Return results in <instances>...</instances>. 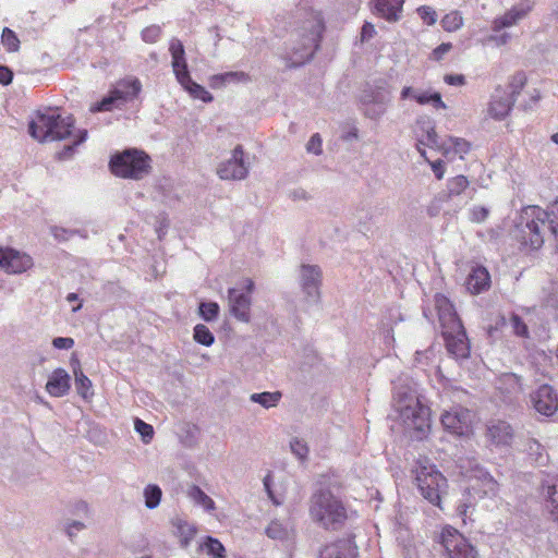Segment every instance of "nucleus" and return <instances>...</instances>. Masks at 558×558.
<instances>
[{
  "mask_svg": "<svg viewBox=\"0 0 558 558\" xmlns=\"http://www.w3.org/2000/svg\"><path fill=\"white\" fill-rule=\"evenodd\" d=\"M325 23L319 11L301 7L296 11L295 27L290 34L283 59L290 68L303 65L311 60L319 46Z\"/></svg>",
  "mask_w": 558,
  "mask_h": 558,
  "instance_id": "nucleus-1",
  "label": "nucleus"
},
{
  "mask_svg": "<svg viewBox=\"0 0 558 558\" xmlns=\"http://www.w3.org/2000/svg\"><path fill=\"white\" fill-rule=\"evenodd\" d=\"M513 104L514 99L508 95V92L497 88L492 96L488 114L495 120H502L508 116Z\"/></svg>",
  "mask_w": 558,
  "mask_h": 558,
  "instance_id": "nucleus-20",
  "label": "nucleus"
},
{
  "mask_svg": "<svg viewBox=\"0 0 558 558\" xmlns=\"http://www.w3.org/2000/svg\"><path fill=\"white\" fill-rule=\"evenodd\" d=\"M70 138L72 140V143L65 145L60 151L57 153L58 160L64 161L71 159L75 154L76 147L86 141L87 131L77 130V134Z\"/></svg>",
  "mask_w": 558,
  "mask_h": 558,
  "instance_id": "nucleus-34",
  "label": "nucleus"
},
{
  "mask_svg": "<svg viewBox=\"0 0 558 558\" xmlns=\"http://www.w3.org/2000/svg\"><path fill=\"white\" fill-rule=\"evenodd\" d=\"M51 233L58 241H68L73 238L75 234H78L82 238H87L86 233L80 229H66L63 227H52Z\"/></svg>",
  "mask_w": 558,
  "mask_h": 558,
  "instance_id": "nucleus-44",
  "label": "nucleus"
},
{
  "mask_svg": "<svg viewBox=\"0 0 558 558\" xmlns=\"http://www.w3.org/2000/svg\"><path fill=\"white\" fill-rule=\"evenodd\" d=\"M417 11L426 24L432 25L436 22V12L432 8L421 7Z\"/></svg>",
  "mask_w": 558,
  "mask_h": 558,
  "instance_id": "nucleus-60",
  "label": "nucleus"
},
{
  "mask_svg": "<svg viewBox=\"0 0 558 558\" xmlns=\"http://www.w3.org/2000/svg\"><path fill=\"white\" fill-rule=\"evenodd\" d=\"M199 316L206 322H213L218 317L219 305L216 302H202L198 306Z\"/></svg>",
  "mask_w": 558,
  "mask_h": 558,
  "instance_id": "nucleus-42",
  "label": "nucleus"
},
{
  "mask_svg": "<svg viewBox=\"0 0 558 558\" xmlns=\"http://www.w3.org/2000/svg\"><path fill=\"white\" fill-rule=\"evenodd\" d=\"M162 492L158 485L149 484L144 488L145 506L148 509H155L159 506Z\"/></svg>",
  "mask_w": 558,
  "mask_h": 558,
  "instance_id": "nucleus-37",
  "label": "nucleus"
},
{
  "mask_svg": "<svg viewBox=\"0 0 558 558\" xmlns=\"http://www.w3.org/2000/svg\"><path fill=\"white\" fill-rule=\"evenodd\" d=\"M509 325L512 329V332L521 338H529V328L523 319L518 314H511L509 318Z\"/></svg>",
  "mask_w": 558,
  "mask_h": 558,
  "instance_id": "nucleus-46",
  "label": "nucleus"
},
{
  "mask_svg": "<svg viewBox=\"0 0 558 558\" xmlns=\"http://www.w3.org/2000/svg\"><path fill=\"white\" fill-rule=\"evenodd\" d=\"M525 83H526V77H525L524 73L514 74L509 84L510 92L508 93V95L511 96L515 100L517 96L523 89Z\"/></svg>",
  "mask_w": 558,
  "mask_h": 558,
  "instance_id": "nucleus-50",
  "label": "nucleus"
},
{
  "mask_svg": "<svg viewBox=\"0 0 558 558\" xmlns=\"http://www.w3.org/2000/svg\"><path fill=\"white\" fill-rule=\"evenodd\" d=\"M376 34L375 27L373 24L365 22L361 29V41H367L374 37Z\"/></svg>",
  "mask_w": 558,
  "mask_h": 558,
  "instance_id": "nucleus-61",
  "label": "nucleus"
},
{
  "mask_svg": "<svg viewBox=\"0 0 558 558\" xmlns=\"http://www.w3.org/2000/svg\"><path fill=\"white\" fill-rule=\"evenodd\" d=\"M266 535L275 541H289L294 536L293 524L287 521H280L278 519L272 520L265 531Z\"/></svg>",
  "mask_w": 558,
  "mask_h": 558,
  "instance_id": "nucleus-26",
  "label": "nucleus"
},
{
  "mask_svg": "<svg viewBox=\"0 0 558 558\" xmlns=\"http://www.w3.org/2000/svg\"><path fill=\"white\" fill-rule=\"evenodd\" d=\"M497 388L505 395H515L522 391L521 378L513 373H505L497 380Z\"/></svg>",
  "mask_w": 558,
  "mask_h": 558,
  "instance_id": "nucleus-32",
  "label": "nucleus"
},
{
  "mask_svg": "<svg viewBox=\"0 0 558 558\" xmlns=\"http://www.w3.org/2000/svg\"><path fill=\"white\" fill-rule=\"evenodd\" d=\"M438 150L448 159H453L454 156L463 159L471 150V143L461 137L449 136L440 142Z\"/></svg>",
  "mask_w": 558,
  "mask_h": 558,
  "instance_id": "nucleus-25",
  "label": "nucleus"
},
{
  "mask_svg": "<svg viewBox=\"0 0 558 558\" xmlns=\"http://www.w3.org/2000/svg\"><path fill=\"white\" fill-rule=\"evenodd\" d=\"M1 41L9 52H15L20 48V40L16 34L9 27H4L1 35Z\"/></svg>",
  "mask_w": 558,
  "mask_h": 558,
  "instance_id": "nucleus-43",
  "label": "nucleus"
},
{
  "mask_svg": "<svg viewBox=\"0 0 558 558\" xmlns=\"http://www.w3.org/2000/svg\"><path fill=\"white\" fill-rule=\"evenodd\" d=\"M490 287V275L488 270L482 266L476 265L471 269L466 279V289L472 294H480Z\"/></svg>",
  "mask_w": 558,
  "mask_h": 558,
  "instance_id": "nucleus-24",
  "label": "nucleus"
},
{
  "mask_svg": "<svg viewBox=\"0 0 558 558\" xmlns=\"http://www.w3.org/2000/svg\"><path fill=\"white\" fill-rule=\"evenodd\" d=\"M401 99H414L420 105L432 104L437 109H445L446 104L441 99L439 93H429L427 90H420L411 86H404L400 93Z\"/></svg>",
  "mask_w": 558,
  "mask_h": 558,
  "instance_id": "nucleus-22",
  "label": "nucleus"
},
{
  "mask_svg": "<svg viewBox=\"0 0 558 558\" xmlns=\"http://www.w3.org/2000/svg\"><path fill=\"white\" fill-rule=\"evenodd\" d=\"M435 308L438 313L441 329L448 328L449 326H456V328H459V323H461V320L447 296L437 293L435 295Z\"/></svg>",
  "mask_w": 558,
  "mask_h": 558,
  "instance_id": "nucleus-21",
  "label": "nucleus"
},
{
  "mask_svg": "<svg viewBox=\"0 0 558 558\" xmlns=\"http://www.w3.org/2000/svg\"><path fill=\"white\" fill-rule=\"evenodd\" d=\"M290 448H291L292 453L300 460L303 461L307 458L308 447L304 440H301L299 438H293L290 441Z\"/></svg>",
  "mask_w": 558,
  "mask_h": 558,
  "instance_id": "nucleus-51",
  "label": "nucleus"
},
{
  "mask_svg": "<svg viewBox=\"0 0 558 558\" xmlns=\"http://www.w3.org/2000/svg\"><path fill=\"white\" fill-rule=\"evenodd\" d=\"M488 40L492 43H495L497 46H504L510 40V34L500 33V34L490 35L488 37Z\"/></svg>",
  "mask_w": 558,
  "mask_h": 558,
  "instance_id": "nucleus-64",
  "label": "nucleus"
},
{
  "mask_svg": "<svg viewBox=\"0 0 558 558\" xmlns=\"http://www.w3.org/2000/svg\"><path fill=\"white\" fill-rule=\"evenodd\" d=\"M134 428L141 435L144 444H149L154 437V428L143 420L136 417L134 420Z\"/></svg>",
  "mask_w": 558,
  "mask_h": 558,
  "instance_id": "nucleus-47",
  "label": "nucleus"
},
{
  "mask_svg": "<svg viewBox=\"0 0 558 558\" xmlns=\"http://www.w3.org/2000/svg\"><path fill=\"white\" fill-rule=\"evenodd\" d=\"M388 102L389 98L381 95H374L368 100L364 98L362 100L364 114L372 120H377L386 112Z\"/></svg>",
  "mask_w": 558,
  "mask_h": 558,
  "instance_id": "nucleus-28",
  "label": "nucleus"
},
{
  "mask_svg": "<svg viewBox=\"0 0 558 558\" xmlns=\"http://www.w3.org/2000/svg\"><path fill=\"white\" fill-rule=\"evenodd\" d=\"M194 340L205 347H210L215 342V336L209 328L203 324H197L193 330Z\"/></svg>",
  "mask_w": 558,
  "mask_h": 558,
  "instance_id": "nucleus-39",
  "label": "nucleus"
},
{
  "mask_svg": "<svg viewBox=\"0 0 558 558\" xmlns=\"http://www.w3.org/2000/svg\"><path fill=\"white\" fill-rule=\"evenodd\" d=\"M281 399V392L279 391H265L260 393H252L250 400L254 403H258L265 409L276 407Z\"/></svg>",
  "mask_w": 558,
  "mask_h": 558,
  "instance_id": "nucleus-35",
  "label": "nucleus"
},
{
  "mask_svg": "<svg viewBox=\"0 0 558 558\" xmlns=\"http://www.w3.org/2000/svg\"><path fill=\"white\" fill-rule=\"evenodd\" d=\"M178 83L194 99L202 100L203 102H211L214 99L213 95L204 86L194 82L191 75L178 81Z\"/></svg>",
  "mask_w": 558,
  "mask_h": 558,
  "instance_id": "nucleus-30",
  "label": "nucleus"
},
{
  "mask_svg": "<svg viewBox=\"0 0 558 558\" xmlns=\"http://www.w3.org/2000/svg\"><path fill=\"white\" fill-rule=\"evenodd\" d=\"M393 407L399 420L411 437L423 439L430 429V409L424 399L409 385L393 383Z\"/></svg>",
  "mask_w": 558,
  "mask_h": 558,
  "instance_id": "nucleus-2",
  "label": "nucleus"
},
{
  "mask_svg": "<svg viewBox=\"0 0 558 558\" xmlns=\"http://www.w3.org/2000/svg\"><path fill=\"white\" fill-rule=\"evenodd\" d=\"M13 72L4 65H0V84L9 85L12 82Z\"/></svg>",
  "mask_w": 558,
  "mask_h": 558,
  "instance_id": "nucleus-63",
  "label": "nucleus"
},
{
  "mask_svg": "<svg viewBox=\"0 0 558 558\" xmlns=\"http://www.w3.org/2000/svg\"><path fill=\"white\" fill-rule=\"evenodd\" d=\"M74 123L71 114L49 110L39 112L29 123L28 131L39 142L63 141L77 134Z\"/></svg>",
  "mask_w": 558,
  "mask_h": 558,
  "instance_id": "nucleus-3",
  "label": "nucleus"
},
{
  "mask_svg": "<svg viewBox=\"0 0 558 558\" xmlns=\"http://www.w3.org/2000/svg\"><path fill=\"white\" fill-rule=\"evenodd\" d=\"M179 529L182 535V546L186 547L195 534V529L189 524H183Z\"/></svg>",
  "mask_w": 558,
  "mask_h": 558,
  "instance_id": "nucleus-59",
  "label": "nucleus"
},
{
  "mask_svg": "<svg viewBox=\"0 0 558 558\" xmlns=\"http://www.w3.org/2000/svg\"><path fill=\"white\" fill-rule=\"evenodd\" d=\"M440 539L448 558H478L476 548L453 527L444 529Z\"/></svg>",
  "mask_w": 558,
  "mask_h": 558,
  "instance_id": "nucleus-9",
  "label": "nucleus"
},
{
  "mask_svg": "<svg viewBox=\"0 0 558 558\" xmlns=\"http://www.w3.org/2000/svg\"><path fill=\"white\" fill-rule=\"evenodd\" d=\"M546 509L551 519L558 523V480L547 487Z\"/></svg>",
  "mask_w": 558,
  "mask_h": 558,
  "instance_id": "nucleus-36",
  "label": "nucleus"
},
{
  "mask_svg": "<svg viewBox=\"0 0 558 558\" xmlns=\"http://www.w3.org/2000/svg\"><path fill=\"white\" fill-rule=\"evenodd\" d=\"M322 145H323V141H322V137L318 133H315L311 136L307 145H306V150L308 153H312L314 155H320L322 154Z\"/></svg>",
  "mask_w": 558,
  "mask_h": 558,
  "instance_id": "nucleus-54",
  "label": "nucleus"
},
{
  "mask_svg": "<svg viewBox=\"0 0 558 558\" xmlns=\"http://www.w3.org/2000/svg\"><path fill=\"white\" fill-rule=\"evenodd\" d=\"M463 25V19L457 11L447 13L441 20V26L447 32H456Z\"/></svg>",
  "mask_w": 558,
  "mask_h": 558,
  "instance_id": "nucleus-41",
  "label": "nucleus"
},
{
  "mask_svg": "<svg viewBox=\"0 0 558 558\" xmlns=\"http://www.w3.org/2000/svg\"><path fill=\"white\" fill-rule=\"evenodd\" d=\"M70 513L82 521L90 520L93 515L89 505L84 500L75 501L70 508Z\"/></svg>",
  "mask_w": 558,
  "mask_h": 558,
  "instance_id": "nucleus-45",
  "label": "nucleus"
},
{
  "mask_svg": "<svg viewBox=\"0 0 558 558\" xmlns=\"http://www.w3.org/2000/svg\"><path fill=\"white\" fill-rule=\"evenodd\" d=\"M254 283L252 280H246L245 291L243 289L231 288L228 291L229 305L231 314L241 322L247 323L250 320L251 298Z\"/></svg>",
  "mask_w": 558,
  "mask_h": 558,
  "instance_id": "nucleus-11",
  "label": "nucleus"
},
{
  "mask_svg": "<svg viewBox=\"0 0 558 558\" xmlns=\"http://www.w3.org/2000/svg\"><path fill=\"white\" fill-rule=\"evenodd\" d=\"M357 547L352 538H341L326 545L319 553L318 558H356Z\"/></svg>",
  "mask_w": 558,
  "mask_h": 558,
  "instance_id": "nucleus-18",
  "label": "nucleus"
},
{
  "mask_svg": "<svg viewBox=\"0 0 558 558\" xmlns=\"http://www.w3.org/2000/svg\"><path fill=\"white\" fill-rule=\"evenodd\" d=\"M424 158L426 161L429 162L436 179L441 180L445 175V162L441 159L429 161V159L426 156Z\"/></svg>",
  "mask_w": 558,
  "mask_h": 558,
  "instance_id": "nucleus-58",
  "label": "nucleus"
},
{
  "mask_svg": "<svg viewBox=\"0 0 558 558\" xmlns=\"http://www.w3.org/2000/svg\"><path fill=\"white\" fill-rule=\"evenodd\" d=\"M404 0H375V10L387 21L395 22L400 19Z\"/></svg>",
  "mask_w": 558,
  "mask_h": 558,
  "instance_id": "nucleus-27",
  "label": "nucleus"
},
{
  "mask_svg": "<svg viewBox=\"0 0 558 558\" xmlns=\"http://www.w3.org/2000/svg\"><path fill=\"white\" fill-rule=\"evenodd\" d=\"M414 133L417 141L416 147L422 157H425L426 150L421 146L438 149L441 141H439V137L435 131L434 123L429 118H418L416 120Z\"/></svg>",
  "mask_w": 558,
  "mask_h": 558,
  "instance_id": "nucleus-14",
  "label": "nucleus"
},
{
  "mask_svg": "<svg viewBox=\"0 0 558 558\" xmlns=\"http://www.w3.org/2000/svg\"><path fill=\"white\" fill-rule=\"evenodd\" d=\"M33 266V258L13 248L0 247V267L9 274H22Z\"/></svg>",
  "mask_w": 558,
  "mask_h": 558,
  "instance_id": "nucleus-15",
  "label": "nucleus"
},
{
  "mask_svg": "<svg viewBox=\"0 0 558 558\" xmlns=\"http://www.w3.org/2000/svg\"><path fill=\"white\" fill-rule=\"evenodd\" d=\"M161 28L158 25H151L143 29L142 38L145 43H156L160 37Z\"/></svg>",
  "mask_w": 558,
  "mask_h": 558,
  "instance_id": "nucleus-52",
  "label": "nucleus"
},
{
  "mask_svg": "<svg viewBox=\"0 0 558 558\" xmlns=\"http://www.w3.org/2000/svg\"><path fill=\"white\" fill-rule=\"evenodd\" d=\"M248 163L244 160V151L238 145L229 159L222 161L217 168V174L221 180H244L248 174Z\"/></svg>",
  "mask_w": 558,
  "mask_h": 558,
  "instance_id": "nucleus-10",
  "label": "nucleus"
},
{
  "mask_svg": "<svg viewBox=\"0 0 558 558\" xmlns=\"http://www.w3.org/2000/svg\"><path fill=\"white\" fill-rule=\"evenodd\" d=\"M442 336L446 342L447 350L457 359H464L469 356L470 345L469 340L462 323H459V328L449 326L442 329Z\"/></svg>",
  "mask_w": 558,
  "mask_h": 558,
  "instance_id": "nucleus-12",
  "label": "nucleus"
},
{
  "mask_svg": "<svg viewBox=\"0 0 558 558\" xmlns=\"http://www.w3.org/2000/svg\"><path fill=\"white\" fill-rule=\"evenodd\" d=\"M533 9V2L522 0L509 9L505 14L497 16L492 22V31L499 33L504 28H509L524 20Z\"/></svg>",
  "mask_w": 558,
  "mask_h": 558,
  "instance_id": "nucleus-13",
  "label": "nucleus"
},
{
  "mask_svg": "<svg viewBox=\"0 0 558 558\" xmlns=\"http://www.w3.org/2000/svg\"><path fill=\"white\" fill-rule=\"evenodd\" d=\"M300 281L303 292L310 301L319 300V287L322 283V270L316 265H302L300 270Z\"/></svg>",
  "mask_w": 558,
  "mask_h": 558,
  "instance_id": "nucleus-16",
  "label": "nucleus"
},
{
  "mask_svg": "<svg viewBox=\"0 0 558 558\" xmlns=\"http://www.w3.org/2000/svg\"><path fill=\"white\" fill-rule=\"evenodd\" d=\"M87 524L82 520H66L63 525V531L65 535L73 541L77 533L85 530Z\"/></svg>",
  "mask_w": 558,
  "mask_h": 558,
  "instance_id": "nucleus-48",
  "label": "nucleus"
},
{
  "mask_svg": "<svg viewBox=\"0 0 558 558\" xmlns=\"http://www.w3.org/2000/svg\"><path fill=\"white\" fill-rule=\"evenodd\" d=\"M413 472L416 486L424 499L440 507L441 496L448 486L447 478L428 459L417 460Z\"/></svg>",
  "mask_w": 558,
  "mask_h": 558,
  "instance_id": "nucleus-5",
  "label": "nucleus"
},
{
  "mask_svg": "<svg viewBox=\"0 0 558 558\" xmlns=\"http://www.w3.org/2000/svg\"><path fill=\"white\" fill-rule=\"evenodd\" d=\"M109 167L111 172L120 178L141 180L150 170V158L138 149H126L111 157Z\"/></svg>",
  "mask_w": 558,
  "mask_h": 558,
  "instance_id": "nucleus-6",
  "label": "nucleus"
},
{
  "mask_svg": "<svg viewBox=\"0 0 558 558\" xmlns=\"http://www.w3.org/2000/svg\"><path fill=\"white\" fill-rule=\"evenodd\" d=\"M444 429L452 435L469 436L473 430L474 413L463 407H452L440 416Z\"/></svg>",
  "mask_w": 558,
  "mask_h": 558,
  "instance_id": "nucleus-8",
  "label": "nucleus"
},
{
  "mask_svg": "<svg viewBox=\"0 0 558 558\" xmlns=\"http://www.w3.org/2000/svg\"><path fill=\"white\" fill-rule=\"evenodd\" d=\"M487 437L496 445H508L512 439L511 426L504 421L493 423L487 428Z\"/></svg>",
  "mask_w": 558,
  "mask_h": 558,
  "instance_id": "nucleus-29",
  "label": "nucleus"
},
{
  "mask_svg": "<svg viewBox=\"0 0 558 558\" xmlns=\"http://www.w3.org/2000/svg\"><path fill=\"white\" fill-rule=\"evenodd\" d=\"M73 374L77 393L85 400L89 399L94 395L92 390L93 385L90 379L81 369L77 360L75 361V365H73Z\"/></svg>",
  "mask_w": 558,
  "mask_h": 558,
  "instance_id": "nucleus-31",
  "label": "nucleus"
},
{
  "mask_svg": "<svg viewBox=\"0 0 558 558\" xmlns=\"http://www.w3.org/2000/svg\"><path fill=\"white\" fill-rule=\"evenodd\" d=\"M534 409L542 415L550 416L558 410V395L549 385H542L533 395Z\"/></svg>",
  "mask_w": 558,
  "mask_h": 558,
  "instance_id": "nucleus-17",
  "label": "nucleus"
},
{
  "mask_svg": "<svg viewBox=\"0 0 558 558\" xmlns=\"http://www.w3.org/2000/svg\"><path fill=\"white\" fill-rule=\"evenodd\" d=\"M444 80L452 86H461L465 83V77L462 74H447Z\"/></svg>",
  "mask_w": 558,
  "mask_h": 558,
  "instance_id": "nucleus-62",
  "label": "nucleus"
},
{
  "mask_svg": "<svg viewBox=\"0 0 558 558\" xmlns=\"http://www.w3.org/2000/svg\"><path fill=\"white\" fill-rule=\"evenodd\" d=\"M222 77L227 85L231 83H246L250 81V76L242 71L226 72L222 73Z\"/></svg>",
  "mask_w": 558,
  "mask_h": 558,
  "instance_id": "nucleus-53",
  "label": "nucleus"
},
{
  "mask_svg": "<svg viewBox=\"0 0 558 558\" xmlns=\"http://www.w3.org/2000/svg\"><path fill=\"white\" fill-rule=\"evenodd\" d=\"M201 548H204L206 550V554L210 558H225L226 549L223 545L217 539L211 536H207L205 538L204 544L201 545Z\"/></svg>",
  "mask_w": 558,
  "mask_h": 558,
  "instance_id": "nucleus-38",
  "label": "nucleus"
},
{
  "mask_svg": "<svg viewBox=\"0 0 558 558\" xmlns=\"http://www.w3.org/2000/svg\"><path fill=\"white\" fill-rule=\"evenodd\" d=\"M52 345L58 350H70L74 347V339L70 337H57L52 340Z\"/></svg>",
  "mask_w": 558,
  "mask_h": 558,
  "instance_id": "nucleus-57",
  "label": "nucleus"
},
{
  "mask_svg": "<svg viewBox=\"0 0 558 558\" xmlns=\"http://www.w3.org/2000/svg\"><path fill=\"white\" fill-rule=\"evenodd\" d=\"M171 65L177 81H180L185 76L190 75L185 54H183L182 57L174 58L171 61Z\"/></svg>",
  "mask_w": 558,
  "mask_h": 558,
  "instance_id": "nucleus-49",
  "label": "nucleus"
},
{
  "mask_svg": "<svg viewBox=\"0 0 558 558\" xmlns=\"http://www.w3.org/2000/svg\"><path fill=\"white\" fill-rule=\"evenodd\" d=\"M169 51L172 60L174 58L182 57L183 54H185L184 46L182 41L178 38H172L170 40Z\"/></svg>",
  "mask_w": 558,
  "mask_h": 558,
  "instance_id": "nucleus-56",
  "label": "nucleus"
},
{
  "mask_svg": "<svg viewBox=\"0 0 558 558\" xmlns=\"http://www.w3.org/2000/svg\"><path fill=\"white\" fill-rule=\"evenodd\" d=\"M489 210L484 206H474L470 210V220L473 222H482L488 217Z\"/></svg>",
  "mask_w": 558,
  "mask_h": 558,
  "instance_id": "nucleus-55",
  "label": "nucleus"
},
{
  "mask_svg": "<svg viewBox=\"0 0 558 558\" xmlns=\"http://www.w3.org/2000/svg\"><path fill=\"white\" fill-rule=\"evenodd\" d=\"M71 389V377L64 368H56L48 377L46 384L47 392L54 398H61Z\"/></svg>",
  "mask_w": 558,
  "mask_h": 558,
  "instance_id": "nucleus-19",
  "label": "nucleus"
},
{
  "mask_svg": "<svg viewBox=\"0 0 558 558\" xmlns=\"http://www.w3.org/2000/svg\"><path fill=\"white\" fill-rule=\"evenodd\" d=\"M189 498L205 511L211 512L216 509L215 501L197 485H193L187 490Z\"/></svg>",
  "mask_w": 558,
  "mask_h": 558,
  "instance_id": "nucleus-33",
  "label": "nucleus"
},
{
  "mask_svg": "<svg viewBox=\"0 0 558 558\" xmlns=\"http://www.w3.org/2000/svg\"><path fill=\"white\" fill-rule=\"evenodd\" d=\"M476 477L474 484L470 486V492L478 495V497H494L498 493V483L486 471L478 469L475 470Z\"/></svg>",
  "mask_w": 558,
  "mask_h": 558,
  "instance_id": "nucleus-23",
  "label": "nucleus"
},
{
  "mask_svg": "<svg viewBox=\"0 0 558 558\" xmlns=\"http://www.w3.org/2000/svg\"><path fill=\"white\" fill-rule=\"evenodd\" d=\"M311 501V517L325 529L337 530L347 520L345 508L329 490L315 493Z\"/></svg>",
  "mask_w": 558,
  "mask_h": 558,
  "instance_id": "nucleus-4",
  "label": "nucleus"
},
{
  "mask_svg": "<svg viewBox=\"0 0 558 558\" xmlns=\"http://www.w3.org/2000/svg\"><path fill=\"white\" fill-rule=\"evenodd\" d=\"M469 186V180L464 175H456L448 180L447 190L449 196H458L462 194Z\"/></svg>",
  "mask_w": 558,
  "mask_h": 558,
  "instance_id": "nucleus-40",
  "label": "nucleus"
},
{
  "mask_svg": "<svg viewBox=\"0 0 558 558\" xmlns=\"http://www.w3.org/2000/svg\"><path fill=\"white\" fill-rule=\"evenodd\" d=\"M141 90L142 83L138 78L120 80L101 100L90 106L89 111L96 113L122 109L128 102L133 101Z\"/></svg>",
  "mask_w": 558,
  "mask_h": 558,
  "instance_id": "nucleus-7",
  "label": "nucleus"
}]
</instances>
